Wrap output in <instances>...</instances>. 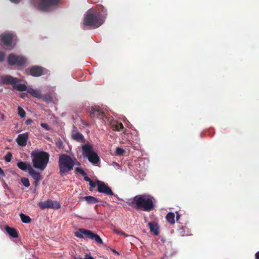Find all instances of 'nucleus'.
<instances>
[{"label":"nucleus","instance_id":"obj_1","mask_svg":"<svg viewBox=\"0 0 259 259\" xmlns=\"http://www.w3.org/2000/svg\"><path fill=\"white\" fill-rule=\"evenodd\" d=\"M154 198L147 194H141L135 196L130 199L127 202L128 204L137 209L145 211H150L154 209Z\"/></svg>","mask_w":259,"mask_h":259},{"label":"nucleus","instance_id":"obj_2","mask_svg":"<svg viewBox=\"0 0 259 259\" xmlns=\"http://www.w3.org/2000/svg\"><path fill=\"white\" fill-rule=\"evenodd\" d=\"M33 166L35 168L43 171L49 162L50 155L45 151H33L31 153Z\"/></svg>","mask_w":259,"mask_h":259},{"label":"nucleus","instance_id":"obj_3","mask_svg":"<svg viewBox=\"0 0 259 259\" xmlns=\"http://www.w3.org/2000/svg\"><path fill=\"white\" fill-rule=\"evenodd\" d=\"M70 156L62 154L60 155L58 160L59 174L61 177L66 176L73 169L75 165V160Z\"/></svg>","mask_w":259,"mask_h":259},{"label":"nucleus","instance_id":"obj_4","mask_svg":"<svg viewBox=\"0 0 259 259\" xmlns=\"http://www.w3.org/2000/svg\"><path fill=\"white\" fill-rule=\"evenodd\" d=\"M82 153L84 157L93 165H97L100 162L98 154L94 151L93 147L89 144H85L81 146Z\"/></svg>","mask_w":259,"mask_h":259},{"label":"nucleus","instance_id":"obj_5","mask_svg":"<svg viewBox=\"0 0 259 259\" xmlns=\"http://www.w3.org/2000/svg\"><path fill=\"white\" fill-rule=\"evenodd\" d=\"M75 236L79 238H88L95 240L98 244H102L103 241L101 237L92 231L83 228H80L75 233Z\"/></svg>","mask_w":259,"mask_h":259},{"label":"nucleus","instance_id":"obj_6","mask_svg":"<svg viewBox=\"0 0 259 259\" xmlns=\"http://www.w3.org/2000/svg\"><path fill=\"white\" fill-rule=\"evenodd\" d=\"M103 17H84L83 20V29L85 27L90 26L92 28H96L101 26L104 22Z\"/></svg>","mask_w":259,"mask_h":259},{"label":"nucleus","instance_id":"obj_7","mask_svg":"<svg viewBox=\"0 0 259 259\" xmlns=\"http://www.w3.org/2000/svg\"><path fill=\"white\" fill-rule=\"evenodd\" d=\"M26 59L22 56H17L13 53L9 54L8 57V62L10 65H16L19 66H23L25 64Z\"/></svg>","mask_w":259,"mask_h":259},{"label":"nucleus","instance_id":"obj_8","mask_svg":"<svg viewBox=\"0 0 259 259\" xmlns=\"http://www.w3.org/2000/svg\"><path fill=\"white\" fill-rule=\"evenodd\" d=\"M97 190L99 193L108 196L114 195L111 188L103 181L97 180Z\"/></svg>","mask_w":259,"mask_h":259},{"label":"nucleus","instance_id":"obj_9","mask_svg":"<svg viewBox=\"0 0 259 259\" xmlns=\"http://www.w3.org/2000/svg\"><path fill=\"white\" fill-rule=\"evenodd\" d=\"M40 3L38 5V9L42 11H49L51 7L57 6L59 0H39Z\"/></svg>","mask_w":259,"mask_h":259},{"label":"nucleus","instance_id":"obj_10","mask_svg":"<svg viewBox=\"0 0 259 259\" xmlns=\"http://www.w3.org/2000/svg\"><path fill=\"white\" fill-rule=\"evenodd\" d=\"M38 206L42 210L46 208H53L58 209L61 207V205L58 202L56 201H52L51 200H48L45 201L39 202L38 203Z\"/></svg>","mask_w":259,"mask_h":259},{"label":"nucleus","instance_id":"obj_11","mask_svg":"<svg viewBox=\"0 0 259 259\" xmlns=\"http://www.w3.org/2000/svg\"><path fill=\"white\" fill-rule=\"evenodd\" d=\"M48 72V70L39 66H33L29 69V74L34 77L40 76Z\"/></svg>","mask_w":259,"mask_h":259},{"label":"nucleus","instance_id":"obj_12","mask_svg":"<svg viewBox=\"0 0 259 259\" xmlns=\"http://www.w3.org/2000/svg\"><path fill=\"white\" fill-rule=\"evenodd\" d=\"M1 82L3 84H11L13 86L16 83L19 82L20 80L10 75H5L1 77Z\"/></svg>","mask_w":259,"mask_h":259},{"label":"nucleus","instance_id":"obj_13","mask_svg":"<svg viewBox=\"0 0 259 259\" xmlns=\"http://www.w3.org/2000/svg\"><path fill=\"white\" fill-rule=\"evenodd\" d=\"M105 114L98 107H92L90 111V117L92 118L103 119Z\"/></svg>","mask_w":259,"mask_h":259},{"label":"nucleus","instance_id":"obj_14","mask_svg":"<svg viewBox=\"0 0 259 259\" xmlns=\"http://www.w3.org/2000/svg\"><path fill=\"white\" fill-rule=\"evenodd\" d=\"M29 139V134L26 132L19 134L16 139V141L19 146L25 147L27 145V142Z\"/></svg>","mask_w":259,"mask_h":259},{"label":"nucleus","instance_id":"obj_15","mask_svg":"<svg viewBox=\"0 0 259 259\" xmlns=\"http://www.w3.org/2000/svg\"><path fill=\"white\" fill-rule=\"evenodd\" d=\"M14 35L10 33L3 34L1 35V39L4 44L7 47L12 45V40Z\"/></svg>","mask_w":259,"mask_h":259},{"label":"nucleus","instance_id":"obj_16","mask_svg":"<svg viewBox=\"0 0 259 259\" xmlns=\"http://www.w3.org/2000/svg\"><path fill=\"white\" fill-rule=\"evenodd\" d=\"M28 173L34 180L35 185H37V184L42 179L40 174L36 171L32 166H30Z\"/></svg>","mask_w":259,"mask_h":259},{"label":"nucleus","instance_id":"obj_17","mask_svg":"<svg viewBox=\"0 0 259 259\" xmlns=\"http://www.w3.org/2000/svg\"><path fill=\"white\" fill-rule=\"evenodd\" d=\"M101 10V14H98L97 12H95V11L93 9H90L89 10L85 15V16H97L96 14L98 15V16H102V15H106L105 13L106 11L104 10V8L103 6H100L99 7V10Z\"/></svg>","mask_w":259,"mask_h":259},{"label":"nucleus","instance_id":"obj_18","mask_svg":"<svg viewBox=\"0 0 259 259\" xmlns=\"http://www.w3.org/2000/svg\"><path fill=\"white\" fill-rule=\"evenodd\" d=\"M151 232H152L155 235L159 234V227L158 224L155 222H149L148 224Z\"/></svg>","mask_w":259,"mask_h":259},{"label":"nucleus","instance_id":"obj_19","mask_svg":"<svg viewBox=\"0 0 259 259\" xmlns=\"http://www.w3.org/2000/svg\"><path fill=\"white\" fill-rule=\"evenodd\" d=\"M5 230L12 237L17 238L18 237V232L14 228L6 226L5 227Z\"/></svg>","mask_w":259,"mask_h":259},{"label":"nucleus","instance_id":"obj_20","mask_svg":"<svg viewBox=\"0 0 259 259\" xmlns=\"http://www.w3.org/2000/svg\"><path fill=\"white\" fill-rule=\"evenodd\" d=\"M17 165L19 168L23 171L28 170L29 172V169L30 166H31L29 163H27L23 161H20L17 163Z\"/></svg>","mask_w":259,"mask_h":259},{"label":"nucleus","instance_id":"obj_21","mask_svg":"<svg viewBox=\"0 0 259 259\" xmlns=\"http://www.w3.org/2000/svg\"><path fill=\"white\" fill-rule=\"evenodd\" d=\"M112 127L113 131H122L124 126L121 122L114 121L112 123Z\"/></svg>","mask_w":259,"mask_h":259},{"label":"nucleus","instance_id":"obj_22","mask_svg":"<svg viewBox=\"0 0 259 259\" xmlns=\"http://www.w3.org/2000/svg\"><path fill=\"white\" fill-rule=\"evenodd\" d=\"M27 92L30 94L32 97L40 99L41 98V96L39 92L37 90L33 89L32 88H28L27 90Z\"/></svg>","mask_w":259,"mask_h":259},{"label":"nucleus","instance_id":"obj_23","mask_svg":"<svg viewBox=\"0 0 259 259\" xmlns=\"http://www.w3.org/2000/svg\"><path fill=\"white\" fill-rule=\"evenodd\" d=\"M83 199L89 204H95L101 202V200L92 196H87Z\"/></svg>","mask_w":259,"mask_h":259},{"label":"nucleus","instance_id":"obj_24","mask_svg":"<svg viewBox=\"0 0 259 259\" xmlns=\"http://www.w3.org/2000/svg\"><path fill=\"white\" fill-rule=\"evenodd\" d=\"M13 89L20 91V92H23L27 91V86L25 84L22 83H16V84H14L13 86Z\"/></svg>","mask_w":259,"mask_h":259},{"label":"nucleus","instance_id":"obj_25","mask_svg":"<svg viewBox=\"0 0 259 259\" xmlns=\"http://www.w3.org/2000/svg\"><path fill=\"white\" fill-rule=\"evenodd\" d=\"M175 215L174 213L170 212L167 214L166 219V221L170 224H174L175 223Z\"/></svg>","mask_w":259,"mask_h":259},{"label":"nucleus","instance_id":"obj_26","mask_svg":"<svg viewBox=\"0 0 259 259\" xmlns=\"http://www.w3.org/2000/svg\"><path fill=\"white\" fill-rule=\"evenodd\" d=\"M20 217L22 222L24 223H29L31 222V220L30 218L24 213H21L20 214Z\"/></svg>","mask_w":259,"mask_h":259},{"label":"nucleus","instance_id":"obj_27","mask_svg":"<svg viewBox=\"0 0 259 259\" xmlns=\"http://www.w3.org/2000/svg\"><path fill=\"white\" fill-rule=\"evenodd\" d=\"M72 138L78 142H81L83 141V135L79 133H75L72 135Z\"/></svg>","mask_w":259,"mask_h":259},{"label":"nucleus","instance_id":"obj_28","mask_svg":"<svg viewBox=\"0 0 259 259\" xmlns=\"http://www.w3.org/2000/svg\"><path fill=\"white\" fill-rule=\"evenodd\" d=\"M41 98L47 103H50L53 101V98L50 94H46L43 97L41 96Z\"/></svg>","mask_w":259,"mask_h":259},{"label":"nucleus","instance_id":"obj_29","mask_svg":"<svg viewBox=\"0 0 259 259\" xmlns=\"http://www.w3.org/2000/svg\"><path fill=\"white\" fill-rule=\"evenodd\" d=\"M18 113L21 118L24 117L26 115V113L24 110L20 106H19L18 108Z\"/></svg>","mask_w":259,"mask_h":259},{"label":"nucleus","instance_id":"obj_30","mask_svg":"<svg viewBox=\"0 0 259 259\" xmlns=\"http://www.w3.org/2000/svg\"><path fill=\"white\" fill-rule=\"evenodd\" d=\"M21 182L23 185L26 187H28L30 186L29 180L28 178H22L21 179Z\"/></svg>","mask_w":259,"mask_h":259},{"label":"nucleus","instance_id":"obj_31","mask_svg":"<svg viewBox=\"0 0 259 259\" xmlns=\"http://www.w3.org/2000/svg\"><path fill=\"white\" fill-rule=\"evenodd\" d=\"M125 152V150L120 147H117L116 149V155L118 156L122 155Z\"/></svg>","mask_w":259,"mask_h":259},{"label":"nucleus","instance_id":"obj_32","mask_svg":"<svg viewBox=\"0 0 259 259\" xmlns=\"http://www.w3.org/2000/svg\"><path fill=\"white\" fill-rule=\"evenodd\" d=\"M12 157V154L11 152H8L5 156V160L7 162H10Z\"/></svg>","mask_w":259,"mask_h":259},{"label":"nucleus","instance_id":"obj_33","mask_svg":"<svg viewBox=\"0 0 259 259\" xmlns=\"http://www.w3.org/2000/svg\"><path fill=\"white\" fill-rule=\"evenodd\" d=\"M89 185L90 187V190H92V189L95 188L96 186H97V181L96 182H94L93 181L91 180L89 182Z\"/></svg>","mask_w":259,"mask_h":259},{"label":"nucleus","instance_id":"obj_34","mask_svg":"<svg viewBox=\"0 0 259 259\" xmlns=\"http://www.w3.org/2000/svg\"><path fill=\"white\" fill-rule=\"evenodd\" d=\"M76 172H77L79 174H80L82 176H85L86 175V173L84 172V171L80 167H76L75 169Z\"/></svg>","mask_w":259,"mask_h":259},{"label":"nucleus","instance_id":"obj_35","mask_svg":"<svg viewBox=\"0 0 259 259\" xmlns=\"http://www.w3.org/2000/svg\"><path fill=\"white\" fill-rule=\"evenodd\" d=\"M40 126L46 129L47 131H50L51 130V128L48 125V124L47 123H41L40 124Z\"/></svg>","mask_w":259,"mask_h":259},{"label":"nucleus","instance_id":"obj_36","mask_svg":"<svg viewBox=\"0 0 259 259\" xmlns=\"http://www.w3.org/2000/svg\"><path fill=\"white\" fill-rule=\"evenodd\" d=\"M5 59V54L4 52L0 51V62H3Z\"/></svg>","mask_w":259,"mask_h":259},{"label":"nucleus","instance_id":"obj_37","mask_svg":"<svg viewBox=\"0 0 259 259\" xmlns=\"http://www.w3.org/2000/svg\"><path fill=\"white\" fill-rule=\"evenodd\" d=\"M84 176V180L90 182L92 180L87 176L85 175Z\"/></svg>","mask_w":259,"mask_h":259},{"label":"nucleus","instance_id":"obj_38","mask_svg":"<svg viewBox=\"0 0 259 259\" xmlns=\"http://www.w3.org/2000/svg\"><path fill=\"white\" fill-rule=\"evenodd\" d=\"M0 176L2 177H5V172L1 167H0Z\"/></svg>","mask_w":259,"mask_h":259},{"label":"nucleus","instance_id":"obj_39","mask_svg":"<svg viewBox=\"0 0 259 259\" xmlns=\"http://www.w3.org/2000/svg\"><path fill=\"white\" fill-rule=\"evenodd\" d=\"M27 96V94L26 93H22L20 94V97L22 98V99H24Z\"/></svg>","mask_w":259,"mask_h":259},{"label":"nucleus","instance_id":"obj_40","mask_svg":"<svg viewBox=\"0 0 259 259\" xmlns=\"http://www.w3.org/2000/svg\"><path fill=\"white\" fill-rule=\"evenodd\" d=\"M115 232L118 234H121L122 235H125V233L121 231H119L117 230H115Z\"/></svg>","mask_w":259,"mask_h":259},{"label":"nucleus","instance_id":"obj_41","mask_svg":"<svg viewBox=\"0 0 259 259\" xmlns=\"http://www.w3.org/2000/svg\"><path fill=\"white\" fill-rule=\"evenodd\" d=\"M32 122V120L30 119H28L26 121V123L27 125L30 124Z\"/></svg>","mask_w":259,"mask_h":259},{"label":"nucleus","instance_id":"obj_42","mask_svg":"<svg viewBox=\"0 0 259 259\" xmlns=\"http://www.w3.org/2000/svg\"><path fill=\"white\" fill-rule=\"evenodd\" d=\"M111 250L112 251V252L114 253H115V254H116L117 255H119V252L118 251H117L116 250H115V249L111 248Z\"/></svg>","mask_w":259,"mask_h":259},{"label":"nucleus","instance_id":"obj_43","mask_svg":"<svg viewBox=\"0 0 259 259\" xmlns=\"http://www.w3.org/2000/svg\"><path fill=\"white\" fill-rule=\"evenodd\" d=\"M86 255H91V254H90L86 253V254H85V255H84V258H81V257L78 256V258L76 257V258H75V259H85V257H86Z\"/></svg>","mask_w":259,"mask_h":259},{"label":"nucleus","instance_id":"obj_44","mask_svg":"<svg viewBox=\"0 0 259 259\" xmlns=\"http://www.w3.org/2000/svg\"><path fill=\"white\" fill-rule=\"evenodd\" d=\"M85 259H95L92 255H86Z\"/></svg>","mask_w":259,"mask_h":259},{"label":"nucleus","instance_id":"obj_45","mask_svg":"<svg viewBox=\"0 0 259 259\" xmlns=\"http://www.w3.org/2000/svg\"><path fill=\"white\" fill-rule=\"evenodd\" d=\"M255 259H259V251L255 254Z\"/></svg>","mask_w":259,"mask_h":259},{"label":"nucleus","instance_id":"obj_46","mask_svg":"<svg viewBox=\"0 0 259 259\" xmlns=\"http://www.w3.org/2000/svg\"><path fill=\"white\" fill-rule=\"evenodd\" d=\"M11 2L12 3H16V4H17L18 3L20 0H10Z\"/></svg>","mask_w":259,"mask_h":259},{"label":"nucleus","instance_id":"obj_47","mask_svg":"<svg viewBox=\"0 0 259 259\" xmlns=\"http://www.w3.org/2000/svg\"><path fill=\"white\" fill-rule=\"evenodd\" d=\"M180 217V214L177 213V217H176L177 221H178L179 220Z\"/></svg>","mask_w":259,"mask_h":259},{"label":"nucleus","instance_id":"obj_48","mask_svg":"<svg viewBox=\"0 0 259 259\" xmlns=\"http://www.w3.org/2000/svg\"><path fill=\"white\" fill-rule=\"evenodd\" d=\"M4 117V115L3 114L2 116V117L3 118Z\"/></svg>","mask_w":259,"mask_h":259}]
</instances>
